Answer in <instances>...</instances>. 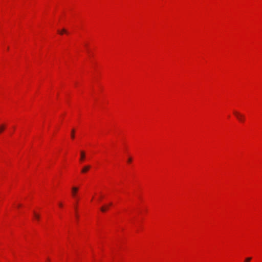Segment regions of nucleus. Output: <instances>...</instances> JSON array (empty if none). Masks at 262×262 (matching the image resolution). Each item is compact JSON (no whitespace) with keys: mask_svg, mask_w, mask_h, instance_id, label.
<instances>
[{"mask_svg":"<svg viewBox=\"0 0 262 262\" xmlns=\"http://www.w3.org/2000/svg\"><path fill=\"white\" fill-rule=\"evenodd\" d=\"M78 191V188L77 187H73L72 188V195L75 199L77 200V193Z\"/></svg>","mask_w":262,"mask_h":262,"instance_id":"obj_1","label":"nucleus"},{"mask_svg":"<svg viewBox=\"0 0 262 262\" xmlns=\"http://www.w3.org/2000/svg\"><path fill=\"white\" fill-rule=\"evenodd\" d=\"M234 114L235 115V116L236 117V118H237V119L239 121H244L245 117H244V116L242 114H241L236 111L234 112Z\"/></svg>","mask_w":262,"mask_h":262,"instance_id":"obj_2","label":"nucleus"},{"mask_svg":"<svg viewBox=\"0 0 262 262\" xmlns=\"http://www.w3.org/2000/svg\"><path fill=\"white\" fill-rule=\"evenodd\" d=\"M112 205V203H110L108 205H105L101 207L100 210L102 212H105L108 208V206Z\"/></svg>","mask_w":262,"mask_h":262,"instance_id":"obj_3","label":"nucleus"},{"mask_svg":"<svg viewBox=\"0 0 262 262\" xmlns=\"http://www.w3.org/2000/svg\"><path fill=\"white\" fill-rule=\"evenodd\" d=\"M33 215H34V217L35 219L37 221H38L39 220V219H40V215H39V214L37 213L35 211H34L33 212Z\"/></svg>","mask_w":262,"mask_h":262,"instance_id":"obj_4","label":"nucleus"},{"mask_svg":"<svg viewBox=\"0 0 262 262\" xmlns=\"http://www.w3.org/2000/svg\"><path fill=\"white\" fill-rule=\"evenodd\" d=\"M90 168V166H85L82 169L81 172L83 173L86 172Z\"/></svg>","mask_w":262,"mask_h":262,"instance_id":"obj_5","label":"nucleus"},{"mask_svg":"<svg viewBox=\"0 0 262 262\" xmlns=\"http://www.w3.org/2000/svg\"><path fill=\"white\" fill-rule=\"evenodd\" d=\"M84 157H85V154H84V152L83 151H81V158H80V160L81 161H82L84 159Z\"/></svg>","mask_w":262,"mask_h":262,"instance_id":"obj_6","label":"nucleus"},{"mask_svg":"<svg viewBox=\"0 0 262 262\" xmlns=\"http://www.w3.org/2000/svg\"><path fill=\"white\" fill-rule=\"evenodd\" d=\"M5 126L4 124H2L0 126V134L5 129Z\"/></svg>","mask_w":262,"mask_h":262,"instance_id":"obj_7","label":"nucleus"},{"mask_svg":"<svg viewBox=\"0 0 262 262\" xmlns=\"http://www.w3.org/2000/svg\"><path fill=\"white\" fill-rule=\"evenodd\" d=\"M58 32L60 34H62L63 33H68L67 30L66 29H63L61 31H58Z\"/></svg>","mask_w":262,"mask_h":262,"instance_id":"obj_8","label":"nucleus"},{"mask_svg":"<svg viewBox=\"0 0 262 262\" xmlns=\"http://www.w3.org/2000/svg\"><path fill=\"white\" fill-rule=\"evenodd\" d=\"M74 132H75L74 129H72V133H71V138L72 139H74V137H75L74 136Z\"/></svg>","mask_w":262,"mask_h":262,"instance_id":"obj_9","label":"nucleus"},{"mask_svg":"<svg viewBox=\"0 0 262 262\" xmlns=\"http://www.w3.org/2000/svg\"><path fill=\"white\" fill-rule=\"evenodd\" d=\"M251 257H247L245 259V262H249L251 260Z\"/></svg>","mask_w":262,"mask_h":262,"instance_id":"obj_10","label":"nucleus"},{"mask_svg":"<svg viewBox=\"0 0 262 262\" xmlns=\"http://www.w3.org/2000/svg\"><path fill=\"white\" fill-rule=\"evenodd\" d=\"M132 161V159L130 158H128V162H130Z\"/></svg>","mask_w":262,"mask_h":262,"instance_id":"obj_11","label":"nucleus"},{"mask_svg":"<svg viewBox=\"0 0 262 262\" xmlns=\"http://www.w3.org/2000/svg\"><path fill=\"white\" fill-rule=\"evenodd\" d=\"M59 206L60 207H62V203H60L59 204Z\"/></svg>","mask_w":262,"mask_h":262,"instance_id":"obj_12","label":"nucleus"},{"mask_svg":"<svg viewBox=\"0 0 262 262\" xmlns=\"http://www.w3.org/2000/svg\"><path fill=\"white\" fill-rule=\"evenodd\" d=\"M21 206V205L20 204H18V207H20Z\"/></svg>","mask_w":262,"mask_h":262,"instance_id":"obj_13","label":"nucleus"}]
</instances>
